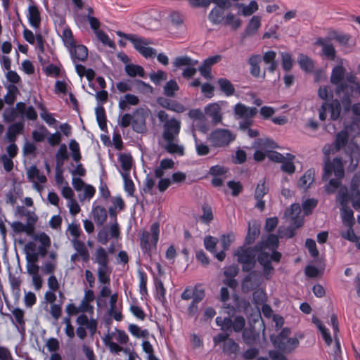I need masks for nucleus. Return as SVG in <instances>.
Segmentation results:
<instances>
[{
  "mask_svg": "<svg viewBox=\"0 0 360 360\" xmlns=\"http://www.w3.org/2000/svg\"><path fill=\"white\" fill-rule=\"evenodd\" d=\"M250 65V73L255 78L266 77V71L269 73H274L278 66L276 60V52L274 51H268L264 53L263 56L260 54H253L250 56L248 60Z\"/></svg>",
  "mask_w": 360,
  "mask_h": 360,
  "instance_id": "nucleus-1",
  "label": "nucleus"
},
{
  "mask_svg": "<svg viewBox=\"0 0 360 360\" xmlns=\"http://www.w3.org/2000/svg\"><path fill=\"white\" fill-rule=\"evenodd\" d=\"M334 174L336 179H330L326 186V191L334 193L341 185L340 180L344 177V165L341 158L336 157L331 161L328 156L325 157L323 165V180L327 181Z\"/></svg>",
  "mask_w": 360,
  "mask_h": 360,
  "instance_id": "nucleus-2",
  "label": "nucleus"
},
{
  "mask_svg": "<svg viewBox=\"0 0 360 360\" xmlns=\"http://www.w3.org/2000/svg\"><path fill=\"white\" fill-rule=\"evenodd\" d=\"M262 246L256 244L253 247H239L235 255L238 257V263L242 264L244 272L252 271L256 265V252L262 250Z\"/></svg>",
  "mask_w": 360,
  "mask_h": 360,
  "instance_id": "nucleus-3",
  "label": "nucleus"
},
{
  "mask_svg": "<svg viewBox=\"0 0 360 360\" xmlns=\"http://www.w3.org/2000/svg\"><path fill=\"white\" fill-rule=\"evenodd\" d=\"M256 107H249L243 103H238L233 107V113L237 120H241L239 122V128L247 130L253 124V118L257 114Z\"/></svg>",
  "mask_w": 360,
  "mask_h": 360,
  "instance_id": "nucleus-4",
  "label": "nucleus"
},
{
  "mask_svg": "<svg viewBox=\"0 0 360 360\" xmlns=\"http://www.w3.org/2000/svg\"><path fill=\"white\" fill-rule=\"evenodd\" d=\"M335 93L338 95L342 94L340 98V103L343 106L344 111L348 112L352 110V98L360 96V85L354 89L349 86L346 82H343L336 87Z\"/></svg>",
  "mask_w": 360,
  "mask_h": 360,
  "instance_id": "nucleus-5",
  "label": "nucleus"
},
{
  "mask_svg": "<svg viewBox=\"0 0 360 360\" xmlns=\"http://www.w3.org/2000/svg\"><path fill=\"white\" fill-rule=\"evenodd\" d=\"M234 136L230 130L216 129L207 136V141L214 148H224L228 146L233 140Z\"/></svg>",
  "mask_w": 360,
  "mask_h": 360,
  "instance_id": "nucleus-6",
  "label": "nucleus"
},
{
  "mask_svg": "<svg viewBox=\"0 0 360 360\" xmlns=\"http://www.w3.org/2000/svg\"><path fill=\"white\" fill-rule=\"evenodd\" d=\"M215 321L223 331L233 330L236 333H240L245 326V319L242 316H236L233 320L230 317L217 316Z\"/></svg>",
  "mask_w": 360,
  "mask_h": 360,
  "instance_id": "nucleus-7",
  "label": "nucleus"
},
{
  "mask_svg": "<svg viewBox=\"0 0 360 360\" xmlns=\"http://www.w3.org/2000/svg\"><path fill=\"white\" fill-rule=\"evenodd\" d=\"M181 129V123L174 118L167 120L163 125L162 139L164 141H179L178 135Z\"/></svg>",
  "mask_w": 360,
  "mask_h": 360,
  "instance_id": "nucleus-8",
  "label": "nucleus"
},
{
  "mask_svg": "<svg viewBox=\"0 0 360 360\" xmlns=\"http://www.w3.org/2000/svg\"><path fill=\"white\" fill-rule=\"evenodd\" d=\"M269 191V183L266 178H263L259 181L255 190L254 198L256 200L255 207L261 212L265 209V201L263 198Z\"/></svg>",
  "mask_w": 360,
  "mask_h": 360,
  "instance_id": "nucleus-9",
  "label": "nucleus"
},
{
  "mask_svg": "<svg viewBox=\"0 0 360 360\" xmlns=\"http://www.w3.org/2000/svg\"><path fill=\"white\" fill-rule=\"evenodd\" d=\"M204 112L205 116L210 119L213 125H217L221 123L223 120V113L221 112V108L219 103H212L207 104L204 108Z\"/></svg>",
  "mask_w": 360,
  "mask_h": 360,
  "instance_id": "nucleus-10",
  "label": "nucleus"
},
{
  "mask_svg": "<svg viewBox=\"0 0 360 360\" xmlns=\"http://www.w3.org/2000/svg\"><path fill=\"white\" fill-rule=\"evenodd\" d=\"M329 39L319 37L315 44L322 48L321 56L329 60H334L336 56V51L333 44L328 43Z\"/></svg>",
  "mask_w": 360,
  "mask_h": 360,
  "instance_id": "nucleus-11",
  "label": "nucleus"
},
{
  "mask_svg": "<svg viewBox=\"0 0 360 360\" xmlns=\"http://www.w3.org/2000/svg\"><path fill=\"white\" fill-rule=\"evenodd\" d=\"M156 228H158V224L155 223L152 226L153 234L150 235L148 233H143L141 236V245L150 253L153 249L155 250V245L158 241Z\"/></svg>",
  "mask_w": 360,
  "mask_h": 360,
  "instance_id": "nucleus-12",
  "label": "nucleus"
},
{
  "mask_svg": "<svg viewBox=\"0 0 360 360\" xmlns=\"http://www.w3.org/2000/svg\"><path fill=\"white\" fill-rule=\"evenodd\" d=\"M159 105L177 113H181L186 110L185 106L179 102L163 97H159Z\"/></svg>",
  "mask_w": 360,
  "mask_h": 360,
  "instance_id": "nucleus-13",
  "label": "nucleus"
},
{
  "mask_svg": "<svg viewBox=\"0 0 360 360\" xmlns=\"http://www.w3.org/2000/svg\"><path fill=\"white\" fill-rule=\"evenodd\" d=\"M324 104L326 105V108L330 113V119L332 121L339 120L341 117L342 111L340 101L338 99L335 98L332 99V101L330 103L325 101Z\"/></svg>",
  "mask_w": 360,
  "mask_h": 360,
  "instance_id": "nucleus-14",
  "label": "nucleus"
},
{
  "mask_svg": "<svg viewBox=\"0 0 360 360\" xmlns=\"http://www.w3.org/2000/svg\"><path fill=\"white\" fill-rule=\"evenodd\" d=\"M242 337L244 342L249 346L255 345L259 340V333L257 332L254 326L243 328L242 330Z\"/></svg>",
  "mask_w": 360,
  "mask_h": 360,
  "instance_id": "nucleus-15",
  "label": "nucleus"
},
{
  "mask_svg": "<svg viewBox=\"0 0 360 360\" xmlns=\"http://www.w3.org/2000/svg\"><path fill=\"white\" fill-rule=\"evenodd\" d=\"M257 271H250L242 281V288L245 292H250L255 290L259 285V282L257 278Z\"/></svg>",
  "mask_w": 360,
  "mask_h": 360,
  "instance_id": "nucleus-16",
  "label": "nucleus"
},
{
  "mask_svg": "<svg viewBox=\"0 0 360 360\" xmlns=\"http://www.w3.org/2000/svg\"><path fill=\"white\" fill-rule=\"evenodd\" d=\"M222 350L230 359H234L239 352L240 347L234 340L230 338L223 343Z\"/></svg>",
  "mask_w": 360,
  "mask_h": 360,
  "instance_id": "nucleus-17",
  "label": "nucleus"
},
{
  "mask_svg": "<svg viewBox=\"0 0 360 360\" xmlns=\"http://www.w3.org/2000/svg\"><path fill=\"white\" fill-rule=\"evenodd\" d=\"M260 27L261 17L259 15H253L249 20L243 37H246L255 34Z\"/></svg>",
  "mask_w": 360,
  "mask_h": 360,
  "instance_id": "nucleus-18",
  "label": "nucleus"
},
{
  "mask_svg": "<svg viewBox=\"0 0 360 360\" xmlns=\"http://www.w3.org/2000/svg\"><path fill=\"white\" fill-rule=\"evenodd\" d=\"M346 69L342 65H335L331 72L330 82L336 85V87L343 83L342 80L345 78Z\"/></svg>",
  "mask_w": 360,
  "mask_h": 360,
  "instance_id": "nucleus-19",
  "label": "nucleus"
},
{
  "mask_svg": "<svg viewBox=\"0 0 360 360\" xmlns=\"http://www.w3.org/2000/svg\"><path fill=\"white\" fill-rule=\"evenodd\" d=\"M69 50L75 63L77 60L85 61L88 57L87 48L83 45H75L72 48L69 49Z\"/></svg>",
  "mask_w": 360,
  "mask_h": 360,
  "instance_id": "nucleus-20",
  "label": "nucleus"
},
{
  "mask_svg": "<svg viewBox=\"0 0 360 360\" xmlns=\"http://www.w3.org/2000/svg\"><path fill=\"white\" fill-rule=\"evenodd\" d=\"M300 68L304 72L311 73L314 70V63L308 56L300 53L297 57Z\"/></svg>",
  "mask_w": 360,
  "mask_h": 360,
  "instance_id": "nucleus-21",
  "label": "nucleus"
},
{
  "mask_svg": "<svg viewBox=\"0 0 360 360\" xmlns=\"http://www.w3.org/2000/svg\"><path fill=\"white\" fill-rule=\"evenodd\" d=\"M262 246V250H265L268 248L270 250H276L279 245L278 237L275 234H269L266 240H260L257 243Z\"/></svg>",
  "mask_w": 360,
  "mask_h": 360,
  "instance_id": "nucleus-22",
  "label": "nucleus"
},
{
  "mask_svg": "<svg viewBox=\"0 0 360 360\" xmlns=\"http://www.w3.org/2000/svg\"><path fill=\"white\" fill-rule=\"evenodd\" d=\"M352 198V195L349 193L347 186H341L336 196V200L339 202L341 207L349 206Z\"/></svg>",
  "mask_w": 360,
  "mask_h": 360,
  "instance_id": "nucleus-23",
  "label": "nucleus"
},
{
  "mask_svg": "<svg viewBox=\"0 0 360 360\" xmlns=\"http://www.w3.org/2000/svg\"><path fill=\"white\" fill-rule=\"evenodd\" d=\"M166 143L163 146L164 149L169 154L182 156L184 155V148L179 145V141H165Z\"/></svg>",
  "mask_w": 360,
  "mask_h": 360,
  "instance_id": "nucleus-24",
  "label": "nucleus"
},
{
  "mask_svg": "<svg viewBox=\"0 0 360 360\" xmlns=\"http://www.w3.org/2000/svg\"><path fill=\"white\" fill-rule=\"evenodd\" d=\"M28 18L30 25L34 28H39L41 22L40 13L36 6H30Z\"/></svg>",
  "mask_w": 360,
  "mask_h": 360,
  "instance_id": "nucleus-25",
  "label": "nucleus"
},
{
  "mask_svg": "<svg viewBox=\"0 0 360 360\" xmlns=\"http://www.w3.org/2000/svg\"><path fill=\"white\" fill-rule=\"evenodd\" d=\"M27 176L28 179L32 182H34V181H38L42 184L46 182V177L41 174L39 170L34 165L27 168Z\"/></svg>",
  "mask_w": 360,
  "mask_h": 360,
  "instance_id": "nucleus-26",
  "label": "nucleus"
},
{
  "mask_svg": "<svg viewBox=\"0 0 360 360\" xmlns=\"http://www.w3.org/2000/svg\"><path fill=\"white\" fill-rule=\"evenodd\" d=\"M299 345V340L297 338H289L284 340L281 345L276 348L281 352H290Z\"/></svg>",
  "mask_w": 360,
  "mask_h": 360,
  "instance_id": "nucleus-27",
  "label": "nucleus"
},
{
  "mask_svg": "<svg viewBox=\"0 0 360 360\" xmlns=\"http://www.w3.org/2000/svg\"><path fill=\"white\" fill-rule=\"evenodd\" d=\"M217 84L220 90L228 97L231 96L235 93L233 84L226 78H219Z\"/></svg>",
  "mask_w": 360,
  "mask_h": 360,
  "instance_id": "nucleus-28",
  "label": "nucleus"
},
{
  "mask_svg": "<svg viewBox=\"0 0 360 360\" xmlns=\"http://www.w3.org/2000/svg\"><path fill=\"white\" fill-rule=\"evenodd\" d=\"M349 140V134L347 131L341 130L338 132L335 136V140L334 142V146L336 150H340V149L345 147L348 143Z\"/></svg>",
  "mask_w": 360,
  "mask_h": 360,
  "instance_id": "nucleus-29",
  "label": "nucleus"
},
{
  "mask_svg": "<svg viewBox=\"0 0 360 360\" xmlns=\"http://www.w3.org/2000/svg\"><path fill=\"white\" fill-rule=\"evenodd\" d=\"M93 217L95 222L98 226H102L107 219V212L104 207L101 206H96L93 210Z\"/></svg>",
  "mask_w": 360,
  "mask_h": 360,
  "instance_id": "nucleus-30",
  "label": "nucleus"
},
{
  "mask_svg": "<svg viewBox=\"0 0 360 360\" xmlns=\"http://www.w3.org/2000/svg\"><path fill=\"white\" fill-rule=\"evenodd\" d=\"M24 125L22 122H17L11 124L7 131L8 140L13 143L16 139V136L23 130Z\"/></svg>",
  "mask_w": 360,
  "mask_h": 360,
  "instance_id": "nucleus-31",
  "label": "nucleus"
},
{
  "mask_svg": "<svg viewBox=\"0 0 360 360\" xmlns=\"http://www.w3.org/2000/svg\"><path fill=\"white\" fill-rule=\"evenodd\" d=\"M314 180V173L311 169L307 170L299 179V187L308 188Z\"/></svg>",
  "mask_w": 360,
  "mask_h": 360,
  "instance_id": "nucleus-32",
  "label": "nucleus"
},
{
  "mask_svg": "<svg viewBox=\"0 0 360 360\" xmlns=\"http://www.w3.org/2000/svg\"><path fill=\"white\" fill-rule=\"evenodd\" d=\"M259 233V227L256 224L251 226L249 223V228L245 239V243L248 245L253 244Z\"/></svg>",
  "mask_w": 360,
  "mask_h": 360,
  "instance_id": "nucleus-33",
  "label": "nucleus"
},
{
  "mask_svg": "<svg viewBox=\"0 0 360 360\" xmlns=\"http://www.w3.org/2000/svg\"><path fill=\"white\" fill-rule=\"evenodd\" d=\"M72 243L74 248L82 257L83 260L85 262L88 261L89 259V255L84 243L77 239H73L72 240Z\"/></svg>",
  "mask_w": 360,
  "mask_h": 360,
  "instance_id": "nucleus-34",
  "label": "nucleus"
},
{
  "mask_svg": "<svg viewBox=\"0 0 360 360\" xmlns=\"http://www.w3.org/2000/svg\"><path fill=\"white\" fill-rule=\"evenodd\" d=\"M7 90L8 93L4 96V101L8 105H13L16 100V96L20 94V91L14 84L8 85Z\"/></svg>",
  "mask_w": 360,
  "mask_h": 360,
  "instance_id": "nucleus-35",
  "label": "nucleus"
},
{
  "mask_svg": "<svg viewBox=\"0 0 360 360\" xmlns=\"http://www.w3.org/2000/svg\"><path fill=\"white\" fill-rule=\"evenodd\" d=\"M179 89V86L176 81L170 79L163 86V94L167 97H173Z\"/></svg>",
  "mask_w": 360,
  "mask_h": 360,
  "instance_id": "nucleus-36",
  "label": "nucleus"
},
{
  "mask_svg": "<svg viewBox=\"0 0 360 360\" xmlns=\"http://www.w3.org/2000/svg\"><path fill=\"white\" fill-rule=\"evenodd\" d=\"M280 55L281 58L282 68L285 72L290 71L294 65V60L291 54L288 52H281Z\"/></svg>",
  "mask_w": 360,
  "mask_h": 360,
  "instance_id": "nucleus-37",
  "label": "nucleus"
},
{
  "mask_svg": "<svg viewBox=\"0 0 360 360\" xmlns=\"http://www.w3.org/2000/svg\"><path fill=\"white\" fill-rule=\"evenodd\" d=\"M290 333L291 331L290 328H284L278 335L271 336V340L274 346L276 347L278 345L283 342L285 340L289 338Z\"/></svg>",
  "mask_w": 360,
  "mask_h": 360,
  "instance_id": "nucleus-38",
  "label": "nucleus"
},
{
  "mask_svg": "<svg viewBox=\"0 0 360 360\" xmlns=\"http://www.w3.org/2000/svg\"><path fill=\"white\" fill-rule=\"evenodd\" d=\"M223 9L224 8L215 7L210 11L208 18L212 24L219 25L221 22L222 20L224 19Z\"/></svg>",
  "mask_w": 360,
  "mask_h": 360,
  "instance_id": "nucleus-39",
  "label": "nucleus"
},
{
  "mask_svg": "<svg viewBox=\"0 0 360 360\" xmlns=\"http://www.w3.org/2000/svg\"><path fill=\"white\" fill-rule=\"evenodd\" d=\"M318 205V200L315 198H308L302 202V210L304 215L308 216L312 214L313 210Z\"/></svg>",
  "mask_w": 360,
  "mask_h": 360,
  "instance_id": "nucleus-40",
  "label": "nucleus"
},
{
  "mask_svg": "<svg viewBox=\"0 0 360 360\" xmlns=\"http://www.w3.org/2000/svg\"><path fill=\"white\" fill-rule=\"evenodd\" d=\"M132 127L137 132H142L145 129V120L143 117L139 115L138 110L133 117Z\"/></svg>",
  "mask_w": 360,
  "mask_h": 360,
  "instance_id": "nucleus-41",
  "label": "nucleus"
},
{
  "mask_svg": "<svg viewBox=\"0 0 360 360\" xmlns=\"http://www.w3.org/2000/svg\"><path fill=\"white\" fill-rule=\"evenodd\" d=\"M96 261L100 265V267L108 266V255L104 248H99L96 252Z\"/></svg>",
  "mask_w": 360,
  "mask_h": 360,
  "instance_id": "nucleus-42",
  "label": "nucleus"
},
{
  "mask_svg": "<svg viewBox=\"0 0 360 360\" xmlns=\"http://www.w3.org/2000/svg\"><path fill=\"white\" fill-rule=\"evenodd\" d=\"M340 210L343 222L352 226L354 221L353 211L349 206L340 207Z\"/></svg>",
  "mask_w": 360,
  "mask_h": 360,
  "instance_id": "nucleus-43",
  "label": "nucleus"
},
{
  "mask_svg": "<svg viewBox=\"0 0 360 360\" xmlns=\"http://www.w3.org/2000/svg\"><path fill=\"white\" fill-rule=\"evenodd\" d=\"M125 71L130 77H136V75L143 77L144 75L143 68L137 65L127 64L125 66Z\"/></svg>",
  "mask_w": 360,
  "mask_h": 360,
  "instance_id": "nucleus-44",
  "label": "nucleus"
},
{
  "mask_svg": "<svg viewBox=\"0 0 360 360\" xmlns=\"http://www.w3.org/2000/svg\"><path fill=\"white\" fill-rule=\"evenodd\" d=\"M62 37L65 46L68 49L72 48L75 45L72 32L70 29L64 30Z\"/></svg>",
  "mask_w": 360,
  "mask_h": 360,
  "instance_id": "nucleus-45",
  "label": "nucleus"
},
{
  "mask_svg": "<svg viewBox=\"0 0 360 360\" xmlns=\"http://www.w3.org/2000/svg\"><path fill=\"white\" fill-rule=\"evenodd\" d=\"M224 25H231L233 30H236L240 27L241 20L239 18H236L233 14L229 13L224 18Z\"/></svg>",
  "mask_w": 360,
  "mask_h": 360,
  "instance_id": "nucleus-46",
  "label": "nucleus"
},
{
  "mask_svg": "<svg viewBox=\"0 0 360 360\" xmlns=\"http://www.w3.org/2000/svg\"><path fill=\"white\" fill-rule=\"evenodd\" d=\"M122 169L124 171L123 173L129 172L132 165V158L129 155L122 154L120 156Z\"/></svg>",
  "mask_w": 360,
  "mask_h": 360,
  "instance_id": "nucleus-47",
  "label": "nucleus"
},
{
  "mask_svg": "<svg viewBox=\"0 0 360 360\" xmlns=\"http://www.w3.org/2000/svg\"><path fill=\"white\" fill-rule=\"evenodd\" d=\"M57 166L60 167L63 165V161L68 159L67 153V147L65 144H62L56 154Z\"/></svg>",
  "mask_w": 360,
  "mask_h": 360,
  "instance_id": "nucleus-48",
  "label": "nucleus"
},
{
  "mask_svg": "<svg viewBox=\"0 0 360 360\" xmlns=\"http://www.w3.org/2000/svg\"><path fill=\"white\" fill-rule=\"evenodd\" d=\"M96 119L98 123L102 130H105L106 128V119L104 108L101 106L96 109Z\"/></svg>",
  "mask_w": 360,
  "mask_h": 360,
  "instance_id": "nucleus-49",
  "label": "nucleus"
},
{
  "mask_svg": "<svg viewBox=\"0 0 360 360\" xmlns=\"http://www.w3.org/2000/svg\"><path fill=\"white\" fill-rule=\"evenodd\" d=\"M217 240L211 236H206L204 239V245L205 249L211 253L216 252V245Z\"/></svg>",
  "mask_w": 360,
  "mask_h": 360,
  "instance_id": "nucleus-50",
  "label": "nucleus"
},
{
  "mask_svg": "<svg viewBox=\"0 0 360 360\" xmlns=\"http://www.w3.org/2000/svg\"><path fill=\"white\" fill-rule=\"evenodd\" d=\"M234 239L235 236L233 233L222 235L220 239L222 249L228 250Z\"/></svg>",
  "mask_w": 360,
  "mask_h": 360,
  "instance_id": "nucleus-51",
  "label": "nucleus"
},
{
  "mask_svg": "<svg viewBox=\"0 0 360 360\" xmlns=\"http://www.w3.org/2000/svg\"><path fill=\"white\" fill-rule=\"evenodd\" d=\"M227 186L231 190V195L234 197L238 196L243 189V185L240 181H229Z\"/></svg>",
  "mask_w": 360,
  "mask_h": 360,
  "instance_id": "nucleus-52",
  "label": "nucleus"
},
{
  "mask_svg": "<svg viewBox=\"0 0 360 360\" xmlns=\"http://www.w3.org/2000/svg\"><path fill=\"white\" fill-rule=\"evenodd\" d=\"M193 292V301H194V302H200L205 296V289L201 284L195 285Z\"/></svg>",
  "mask_w": 360,
  "mask_h": 360,
  "instance_id": "nucleus-53",
  "label": "nucleus"
},
{
  "mask_svg": "<svg viewBox=\"0 0 360 360\" xmlns=\"http://www.w3.org/2000/svg\"><path fill=\"white\" fill-rule=\"evenodd\" d=\"M195 146L196 153L199 156H204L209 154L210 150L209 146L198 141L197 138H195Z\"/></svg>",
  "mask_w": 360,
  "mask_h": 360,
  "instance_id": "nucleus-54",
  "label": "nucleus"
},
{
  "mask_svg": "<svg viewBox=\"0 0 360 360\" xmlns=\"http://www.w3.org/2000/svg\"><path fill=\"white\" fill-rule=\"evenodd\" d=\"M174 166V162L172 159L165 158L160 161L159 166V178L162 177L164 174L163 170L167 169H172Z\"/></svg>",
  "mask_w": 360,
  "mask_h": 360,
  "instance_id": "nucleus-55",
  "label": "nucleus"
},
{
  "mask_svg": "<svg viewBox=\"0 0 360 360\" xmlns=\"http://www.w3.org/2000/svg\"><path fill=\"white\" fill-rule=\"evenodd\" d=\"M18 114L15 108H6L4 113L3 117L6 122H11L17 119Z\"/></svg>",
  "mask_w": 360,
  "mask_h": 360,
  "instance_id": "nucleus-56",
  "label": "nucleus"
},
{
  "mask_svg": "<svg viewBox=\"0 0 360 360\" xmlns=\"http://www.w3.org/2000/svg\"><path fill=\"white\" fill-rule=\"evenodd\" d=\"M203 214L201 216V220L206 224H209L213 219V214L211 207L207 204L202 205Z\"/></svg>",
  "mask_w": 360,
  "mask_h": 360,
  "instance_id": "nucleus-57",
  "label": "nucleus"
},
{
  "mask_svg": "<svg viewBox=\"0 0 360 360\" xmlns=\"http://www.w3.org/2000/svg\"><path fill=\"white\" fill-rule=\"evenodd\" d=\"M70 149L72 151V156L73 160L78 162L81 160V155L79 152V144L75 140H71L70 142Z\"/></svg>",
  "mask_w": 360,
  "mask_h": 360,
  "instance_id": "nucleus-58",
  "label": "nucleus"
},
{
  "mask_svg": "<svg viewBox=\"0 0 360 360\" xmlns=\"http://www.w3.org/2000/svg\"><path fill=\"white\" fill-rule=\"evenodd\" d=\"M197 63L198 61L193 62V60L190 57L181 56L176 58L174 61V65L176 67H181L184 65L190 66L193 65Z\"/></svg>",
  "mask_w": 360,
  "mask_h": 360,
  "instance_id": "nucleus-59",
  "label": "nucleus"
},
{
  "mask_svg": "<svg viewBox=\"0 0 360 360\" xmlns=\"http://www.w3.org/2000/svg\"><path fill=\"white\" fill-rule=\"evenodd\" d=\"M258 10V4L255 1H251L248 5L244 6L242 14L244 16H250Z\"/></svg>",
  "mask_w": 360,
  "mask_h": 360,
  "instance_id": "nucleus-60",
  "label": "nucleus"
},
{
  "mask_svg": "<svg viewBox=\"0 0 360 360\" xmlns=\"http://www.w3.org/2000/svg\"><path fill=\"white\" fill-rule=\"evenodd\" d=\"M47 135H49V131L43 126L38 130H35L32 132V137L34 141L37 142L44 141Z\"/></svg>",
  "mask_w": 360,
  "mask_h": 360,
  "instance_id": "nucleus-61",
  "label": "nucleus"
},
{
  "mask_svg": "<svg viewBox=\"0 0 360 360\" xmlns=\"http://www.w3.org/2000/svg\"><path fill=\"white\" fill-rule=\"evenodd\" d=\"M258 253L256 261H257L261 266L271 264L270 255L264 250L257 251Z\"/></svg>",
  "mask_w": 360,
  "mask_h": 360,
  "instance_id": "nucleus-62",
  "label": "nucleus"
},
{
  "mask_svg": "<svg viewBox=\"0 0 360 360\" xmlns=\"http://www.w3.org/2000/svg\"><path fill=\"white\" fill-rule=\"evenodd\" d=\"M305 246L308 249L309 254L313 257H316L319 255V250L316 248V244L314 240L307 238L305 242Z\"/></svg>",
  "mask_w": 360,
  "mask_h": 360,
  "instance_id": "nucleus-63",
  "label": "nucleus"
},
{
  "mask_svg": "<svg viewBox=\"0 0 360 360\" xmlns=\"http://www.w3.org/2000/svg\"><path fill=\"white\" fill-rule=\"evenodd\" d=\"M318 95L321 99L327 102L329 98L333 97V92L328 86H320L318 91Z\"/></svg>",
  "mask_w": 360,
  "mask_h": 360,
  "instance_id": "nucleus-64",
  "label": "nucleus"
}]
</instances>
